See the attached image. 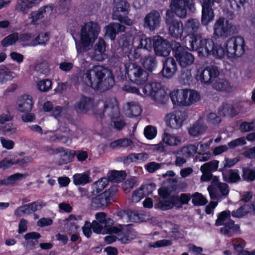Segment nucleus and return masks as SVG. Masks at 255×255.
<instances>
[{
    "mask_svg": "<svg viewBox=\"0 0 255 255\" xmlns=\"http://www.w3.org/2000/svg\"><path fill=\"white\" fill-rule=\"evenodd\" d=\"M126 72L129 79L139 86L143 97H150L158 104L166 103L168 96L161 83L155 82L147 83L148 73L141 66L135 63H131Z\"/></svg>",
    "mask_w": 255,
    "mask_h": 255,
    "instance_id": "1",
    "label": "nucleus"
},
{
    "mask_svg": "<svg viewBox=\"0 0 255 255\" xmlns=\"http://www.w3.org/2000/svg\"><path fill=\"white\" fill-rule=\"evenodd\" d=\"M85 83L95 90L104 92L115 85L112 72L102 66H95L85 74Z\"/></svg>",
    "mask_w": 255,
    "mask_h": 255,
    "instance_id": "2",
    "label": "nucleus"
},
{
    "mask_svg": "<svg viewBox=\"0 0 255 255\" xmlns=\"http://www.w3.org/2000/svg\"><path fill=\"white\" fill-rule=\"evenodd\" d=\"M190 49L196 51L199 56L208 57L212 56L216 59L224 58L222 44L215 42L212 38H204L201 33L193 35L189 39Z\"/></svg>",
    "mask_w": 255,
    "mask_h": 255,
    "instance_id": "3",
    "label": "nucleus"
},
{
    "mask_svg": "<svg viewBox=\"0 0 255 255\" xmlns=\"http://www.w3.org/2000/svg\"><path fill=\"white\" fill-rule=\"evenodd\" d=\"M100 32V27L98 23L92 21L86 22L81 28L79 43L76 44L77 51L84 52L89 50Z\"/></svg>",
    "mask_w": 255,
    "mask_h": 255,
    "instance_id": "4",
    "label": "nucleus"
},
{
    "mask_svg": "<svg viewBox=\"0 0 255 255\" xmlns=\"http://www.w3.org/2000/svg\"><path fill=\"white\" fill-rule=\"evenodd\" d=\"M246 44L244 39L240 36H233L229 38L222 45L224 57L236 58L241 57L245 52Z\"/></svg>",
    "mask_w": 255,
    "mask_h": 255,
    "instance_id": "5",
    "label": "nucleus"
},
{
    "mask_svg": "<svg viewBox=\"0 0 255 255\" xmlns=\"http://www.w3.org/2000/svg\"><path fill=\"white\" fill-rule=\"evenodd\" d=\"M118 191L117 186H112L108 190L92 198L90 208L93 210L105 209L115 202V196Z\"/></svg>",
    "mask_w": 255,
    "mask_h": 255,
    "instance_id": "6",
    "label": "nucleus"
},
{
    "mask_svg": "<svg viewBox=\"0 0 255 255\" xmlns=\"http://www.w3.org/2000/svg\"><path fill=\"white\" fill-rule=\"evenodd\" d=\"M191 199L190 193L173 194L169 197L168 200L159 201L157 205L162 211L170 210L173 208L178 210L182 208L184 205L188 204Z\"/></svg>",
    "mask_w": 255,
    "mask_h": 255,
    "instance_id": "7",
    "label": "nucleus"
},
{
    "mask_svg": "<svg viewBox=\"0 0 255 255\" xmlns=\"http://www.w3.org/2000/svg\"><path fill=\"white\" fill-rule=\"evenodd\" d=\"M172 55L181 68H189L194 62V55L179 42L174 43Z\"/></svg>",
    "mask_w": 255,
    "mask_h": 255,
    "instance_id": "8",
    "label": "nucleus"
},
{
    "mask_svg": "<svg viewBox=\"0 0 255 255\" xmlns=\"http://www.w3.org/2000/svg\"><path fill=\"white\" fill-rule=\"evenodd\" d=\"M130 11L129 3L126 0H115L113 3L112 17L121 23L130 25L131 22L128 15Z\"/></svg>",
    "mask_w": 255,
    "mask_h": 255,
    "instance_id": "9",
    "label": "nucleus"
},
{
    "mask_svg": "<svg viewBox=\"0 0 255 255\" xmlns=\"http://www.w3.org/2000/svg\"><path fill=\"white\" fill-rule=\"evenodd\" d=\"M170 9L167 10L165 14L166 24L177 21L175 15L181 18H184L187 14L188 9L182 3V0H171L170 3Z\"/></svg>",
    "mask_w": 255,
    "mask_h": 255,
    "instance_id": "10",
    "label": "nucleus"
},
{
    "mask_svg": "<svg viewBox=\"0 0 255 255\" xmlns=\"http://www.w3.org/2000/svg\"><path fill=\"white\" fill-rule=\"evenodd\" d=\"M219 71L215 66H207L205 68L197 69L195 79L204 85H209L219 76Z\"/></svg>",
    "mask_w": 255,
    "mask_h": 255,
    "instance_id": "11",
    "label": "nucleus"
},
{
    "mask_svg": "<svg viewBox=\"0 0 255 255\" xmlns=\"http://www.w3.org/2000/svg\"><path fill=\"white\" fill-rule=\"evenodd\" d=\"M175 40L168 41L160 36L154 37L152 40L153 47L156 55L166 57L169 55L171 51L173 52L174 43H178Z\"/></svg>",
    "mask_w": 255,
    "mask_h": 255,
    "instance_id": "12",
    "label": "nucleus"
},
{
    "mask_svg": "<svg viewBox=\"0 0 255 255\" xmlns=\"http://www.w3.org/2000/svg\"><path fill=\"white\" fill-rule=\"evenodd\" d=\"M234 26L224 17H219L214 24L213 35L215 38H226L234 33Z\"/></svg>",
    "mask_w": 255,
    "mask_h": 255,
    "instance_id": "13",
    "label": "nucleus"
},
{
    "mask_svg": "<svg viewBox=\"0 0 255 255\" xmlns=\"http://www.w3.org/2000/svg\"><path fill=\"white\" fill-rule=\"evenodd\" d=\"M160 21L161 16L159 12L153 9L145 15L143 26L145 29L152 32L159 27Z\"/></svg>",
    "mask_w": 255,
    "mask_h": 255,
    "instance_id": "14",
    "label": "nucleus"
},
{
    "mask_svg": "<svg viewBox=\"0 0 255 255\" xmlns=\"http://www.w3.org/2000/svg\"><path fill=\"white\" fill-rule=\"evenodd\" d=\"M178 70L177 62L173 57H168L163 61L162 69L160 72L162 76L167 79H171Z\"/></svg>",
    "mask_w": 255,
    "mask_h": 255,
    "instance_id": "15",
    "label": "nucleus"
},
{
    "mask_svg": "<svg viewBox=\"0 0 255 255\" xmlns=\"http://www.w3.org/2000/svg\"><path fill=\"white\" fill-rule=\"evenodd\" d=\"M45 204L42 201L37 200L29 204L18 207L14 212L16 217H21L24 214L30 215L36 211L40 210Z\"/></svg>",
    "mask_w": 255,
    "mask_h": 255,
    "instance_id": "16",
    "label": "nucleus"
},
{
    "mask_svg": "<svg viewBox=\"0 0 255 255\" xmlns=\"http://www.w3.org/2000/svg\"><path fill=\"white\" fill-rule=\"evenodd\" d=\"M140 36L139 39L132 47L134 48L132 55L135 59H138L140 57L142 50L150 51L152 49V39L147 37L144 34H141Z\"/></svg>",
    "mask_w": 255,
    "mask_h": 255,
    "instance_id": "17",
    "label": "nucleus"
},
{
    "mask_svg": "<svg viewBox=\"0 0 255 255\" xmlns=\"http://www.w3.org/2000/svg\"><path fill=\"white\" fill-rule=\"evenodd\" d=\"M187 118L188 114L185 111H176L170 115L166 124L171 128L178 129L182 126L183 122Z\"/></svg>",
    "mask_w": 255,
    "mask_h": 255,
    "instance_id": "18",
    "label": "nucleus"
},
{
    "mask_svg": "<svg viewBox=\"0 0 255 255\" xmlns=\"http://www.w3.org/2000/svg\"><path fill=\"white\" fill-rule=\"evenodd\" d=\"M108 46L104 39L100 37L94 46L93 59L98 61H102L106 59L107 55L105 52Z\"/></svg>",
    "mask_w": 255,
    "mask_h": 255,
    "instance_id": "19",
    "label": "nucleus"
},
{
    "mask_svg": "<svg viewBox=\"0 0 255 255\" xmlns=\"http://www.w3.org/2000/svg\"><path fill=\"white\" fill-rule=\"evenodd\" d=\"M32 160V158L29 156H25L21 159H17L14 160H8L6 158H4L0 161V169L2 168L5 170L14 165H18L20 167H24L27 166Z\"/></svg>",
    "mask_w": 255,
    "mask_h": 255,
    "instance_id": "20",
    "label": "nucleus"
},
{
    "mask_svg": "<svg viewBox=\"0 0 255 255\" xmlns=\"http://www.w3.org/2000/svg\"><path fill=\"white\" fill-rule=\"evenodd\" d=\"M53 8V5L51 4L40 7L38 10L32 11L29 15V18L31 19V23L33 25L37 24L38 21L44 18L46 13H52Z\"/></svg>",
    "mask_w": 255,
    "mask_h": 255,
    "instance_id": "21",
    "label": "nucleus"
},
{
    "mask_svg": "<svg viewBox=\"0 0 255 255\" xmlns=\"http://www.w3.org/2000/svg\"><path fill=\"white\" fill-rule=\"evenodd\" d=\"M189 89H177L170 94L173 105L183 106L186 105V98L188 96Z\"/></svg>",
    "mask_w": 255,
    "mask_h": 255,
    "instance_id": "22",
    "label": "nucleus"
},
{
    "mask_svg": "<svg viewBox=\"0 0 255 255\" xmlns=\"http://www.w3.org/2000/svg\"><path fill=\"white\" fill-rule=\"evenodd\" d=\"M95 107L94 98L82 95L80 100L75 105V109L86 113Z\"/></svg>",
    "mask_w": 255,
    "mask_h": 255,
    "instance_id": "23",
    "label": "nucleus"
},
{
    "mask_svg": "<svg viewBox=\"0 0 255 255\" xmlns=\"http://www.w3.org/2000/svg\"><path fill=\"white\" fill-rule=\"evenodd\" d=\"M141 34H143V33L140 31L136 32L134 35L130 33H126L122 37L120 43L124 48H127L128 49H131L135 43L141 37Z\"/></svg>",
    "mask_w": 255,
    "mask_h": 255,
    "instance_id": "24",
    "label": "nucleus"
},
{
    "mask_svg": "<svg viewBox=\"0 0 255 255\" xmlns=\"http://www.w3.org/2000/svg\"><path fill=\"white\" fill-rule=\"evenodd\" d=\"M33 103L31 96L24 94L18 99L17 109L21 113H29L31 111Z\"/></svg>",
    "mask_w": 255,
    "mask_h": 255,
    "instance_id": "25",
    "label": "nucleus"
},
{
    "mask_svg": "<svg viewBox=\"0 0 255 255\" xmlns=\"http://www.w3.org/2000/svg\"><path fill=\"white\" fill-rule=\"evenodd\" d=\"M170 35L175 38H181L184 27L181 20H177L166 24Z\"/></svg>",
    "mask_w": 255,
    "mask_h": 255,
    "instance_id": "26",
    "label": "nucleus"
},
{
    "mask_svg": "<svg viewBox=\"0 0 255 255\" xmlns=\"http://www.w3.org/2000/svg\"><path fill=\"white\" fill-rule=\"evenodd\" d=\"M96 219L97 222L99 223L104 225L105 228L108 230V233H118V229L115 227H111V226L113 224L114 221L110 218L107 217V215L104 212H99L96 214Z\"/></svg>",
    "mask_w": 255,
    "mask_h": 255,
    "instance_id": "27",
    "label": "nucleus"
},
{
    "mask_svg": "<svg viewBox=\"0 0 255 255\" xmlns=\"http://www.w3.org/2000/svg\"><path fill=\"white\" fill-rule=\"evenodd\" d=\"M200 22L198 19L190 18L186 22L184 27V30L189 37V39L193 35H199L196 33L200 27Z\"/></svg>",
    "mask_w": 255,
    "mask_h": 255,
    "instance_id": "28",
    "label": "nucleus"
},
{
    "mask_svg": "<svg viewBox=\"0 0 255 255\" xmlns=\"http://www.w3.org/2000/svg\"><path fill=\"white\" fill-rule=\"evenodd\" d=\"M118 216L122 219H127L131 222L138 223L141 221L138 212L135 210L129 209L121 210L118 212Z\"/></svg>",
    "mask_w": 255,
    "mask_h": 255,
    "instance_id": "29",
    "label": "nucleus"
},
{
    "mask_svg": "<svg viewBox=\"0 0 255 255\" xmlns=\"http://www.w3.org/2000/svg\"><path fill=\"white\" fill-rule=\"evenodd\" d=\"M42 0H17L15 9L19 11L26 13L33 6L38 4Z\"/></svg>",
    "mask_w": 255,
    "mask_h": 255,
    "instance_id": "30",
    "label": "nucleus"
},
{
    "mask_svg": "<svg viewBox=\"0 0 255 255\" xmlns=\"http://www.w3.org/2000/svg\"><path fill=\"white\" fill-rule=\"evenodd\" d=\"M223 180L230 183H236L241 180L238 169H229L221 171Z\"/></svg>",
    "mask_w": 255,
    "mask_h": 255,
    "instance_id": "31",
    "label": "nucleus"
},
{
    "mask_svg": "<svg viewBox=\"0 0 255 255\" xmlns=\"http://www.w3.org/2000/svg\"><path fill=\"white\" fill-rule=\"evenodd\" d=\"M92 180L89 171L82 173H76L73 176V181L75 185H85L90 183Z\"/></svg>",
    "mask_w": 255,
    "mask_h": 255,
    "instance_id": "32",
    "label": "nucleus"
},
{
    "mask_svg": "<svg viewBox=\"0 0 255 255\" xmlns=\"http://www.w3.org/2000/svg\"><path fill=\"white\" fill-rule=\"evenodd\" d=\"M16 76V74L10 70L5 65L0 66V84H3L7 81H11Z\"/></svg>",
    "mask_w": 255,
    "mask_h": 255,
    "instance_id": "33",
    "label": "nucleus"
},
{
    "mask_svg": "<svg viewBox=\"0 0 255 255\" xmlns=\"http://www.w3.org/2000/svg\"><path fill=\"white\" fill-rule=\"evenodd\" d=\"M156 189V185L153 183L142 185L140 187L139 190L141 191V195L139 193V191L135 190L132 194V196L139 197L140 199L143 196H149L151 195L153 191Z\"/></svg>",
    "mask_w": 255,
    "mask_h": 255,
    "instance_id": "34",
    "label": "nucleus"
},
{
    "mask_svg": "<svg viewBox=\"0 0 255 255\" xmlns=\"http://www.w3.org/2000/svg\"><path fill=\"white\" fill-rule=\"evenodd\" d=\"M213 88L217 91L229 93L231 92L233 86L231 83L226 79H219L213 84Z\"/></svg>",
    "mask_w": 255,
    "mask_h": 255,
    "instance_id": "35",
    "label": "nucleus"
},
{
    "mask_svg": "<svg viewBox=\"0 0 255 255\" xmlns=\"http://www.w3.org/2000/svg\"><path fill=\"white\" fill-rule=\"evenodd\" d=\"M179 83L183 85H189L192 81L191 70L190 68H181L180 74L178 76Z\"/></svg>",
    "mask_w": 255,
    "mask_h": 255,
    "instance_id": "36",
    "label": "nucleus"
},
{
    "mask_svg": "<svg viewBox=\"0 0 255 255\" xmlns=\"http://www.w3.org/2000/svg\"><path fill=\"white\" fill-rule=\"evenodd\" d=\"M215 17L213 8H202L201 21L203 25H208Z\"/></svg>",
    "mask_w": 255,
    "mask_h": 255,
    "instance_id": "37",
    "label": "nucleus"
},
{
    "mask_svg": "<svg viewBox=\"0 0 255 255\" xmlns=\"http://www.w3.org/2000/svg\"><path fill=\"white\" fill-rule=\"evenodd\" d=\"M121 25L119 23H111L105 27V38H109L114 40L118 34V28H121Z\"/></svg>",
    "mask_w": 255,
    "mask_h": 255,
    "instance_id": "38",
    "label": "nucleus"
},
{
    "mask_svg": "<svg viewBox=\"0 0 255 255\" xmlns=\"http://www.w3.org/2000/svg\"><path fill=\"white\" fill-rule=\"evenodd\" d=\"M220 115L223 116H230L234 117L238 115L234 106L227 103H223L222 106L219 109Z\"/></svg>",
    "mask_w": 255,
    "mask_h": 255,
    "instance_id": "39",
    "label": "nucleus"
},
{
    "mask_svg": "<svg viewBox=\"0 0 255 255\" xmlns=\"http://www.w3.org/2000/svg\"><path fill=\"white\" fill-rule=\"evenodd\" d=\"M127 176L126 171L112 170L108 174V180L112 182L119 183L125 180Z\"/></svg>",
    "mask_w": 255,
    "mask_h": 255,
    "instance_id": "40",
    "label": "nucleus"
},
{
    "mask_svg": "<svg viewBox=\"0 0 255 255\" xmlns=\"http://www.w3.org/2000/svg\"><path fill=\"white\" fill-rule=\"evenodd\" d=\"M142 64L144 68L149 72L154 71L157 64L156 57L154 55H148L143 59Z\"/></svg>",
    "mask_w": 255,
    "mask_h": 255,
    "instance_id": "41",
    "label": "nucleus"
},
{
    "mask_svg": "<svg viewBox=\"0 0 255 255\" xmlns=\"http://www.w3.org/2000/svg\"><path fill=\"white\" fill-rule=\"evenodd\" d=\"M133 145V142L131 139L128 138H123L115 140L110 142L109 146L112 149H116L120 147H127Z\"/></svg>",
    "mask_w": 255,
    "mask_h": 255,
    "instance_id": "42",
    "label": "nucleus"
},
{
    "mask_svg": "<svg viewBox=\"0 0 255 255\" xmlns=\"http://www.w3.org/2000/svg\"><path fill=\"white\" fill-rule=\"evenodd\" d=\"M23 177L24 175L21 173H15L3 179L0 180V185L1 186L2 185L8 186L9 185H13L16 181L21 180Z\"/></svg>",
    "mask_w": 255,
    "mask_h": 255,
    "instance_id": "43",
    "label": "nucleus"
},
{
    "mask_svg": "<svg viewBox=\"0 0 255 255\" xmlns=\"http://www.w3.org/2000/svg\"><path fill=\"white\" fill-rule=\"evenodd\" d=\"M18 40V33L14 32L8 35L0 41L1 45L4 47L15 44Z\"/></svg>",
    "mask_w": 255,
    "mask_h": 255,
    "instance_id": "44",
    "label": "nucleus"
},
{
    "mask_svg": "<svg viewBox=\"0 0 255 255\" xmlns=\"http://www.w3.org/2000/svg\"><path fill=\"white\" fill-rule=\"evenodd\" d=\"M207 127L196 122L189 128V134L193 136H198L206 129Z\"/></svg>",
    "mask_w": 255,
    "mask_h": 255,
    "instance_id": "45",
    "label": "nucleus"
},
{
    "mask_svg": "<svg viewBox=\"0 0 255 255\" xmlns=\"http://www.w3.org/2000/svg\"><path fill=\"white\" fill-rule=\"evenodd\" d=\"M192 202L195 206H200L205 205L208 201L203 195L199 192H195L191 195Z\"/></svg>",
    "mask_w": 255,
    "mask_h": 255,
    "instance_id": "46",
    "label": "nucleus"
},
{
    "mask_svg": "<svg viewBox=\"0 0 255 255\" xmlns=\"http://www.w3.org/2000/svg\"><path fill=\"white\" fill-rule=\"evenodd\" d=\"M242 177L244 180L252 182L255 180V170L248 167L243 168Z\"/></svg>",
    "mask_w": 255,
    "mask_h": 255,
    "instance_id": "47",
    "label": "nucleus"
},
{
    "mask_svg": "<svg viewBox=\"0 0 255 255\" xmlns=\"http://www.w3.org/2000/svg\"><path fill=\"white\" fill-rule=\"evenodd\" d=\"M37 87L41 92H47L52 88V81L48 79L40 80L37 83Z\"/></svg>",
    "mask_w": 255,
    "mask_h": 255,
    "instance_id": "48",
    "label": "nucleus"
},
{
    "mask_svg": "<svg viewBox=\"0 0 255 255\" xmlns=\"http://www.w3.org/2000/svg\"><path fill=\"white\" fill-rule=\"evenodd\" d=\"M230 217L231 212L230 210H226L221 212L218 216L217 219L216 220L215 225L216 226L224 225L225 221L230 219Z\"/></svg>",
    "mask_w": 255,
    "mask_h": 255,
    "instance_id": "49",
    "label": "nucleus"
},
{
    "mask_svg": "<svg viewBox=\"0 0 255 255\" xmlns=\"http://www.w3.org/2000/svg\"><path fill=\"white\" fill-rule=\"evenodd\" d=\"M239 161L240 159L239 157L231 159L226 157L224 160L222 162V164L223 165V167L219 168L218 171L220 172L226 171V168L234 166Z\"/></svg>",
    "mask_w": 255,
    "mask_h": 255,
    "instance_id": "50",
    "label": "nucleus"
},
{
    "mask_svg": "<svg viewBox=\"0 0 255 255\" xmlns=\"http://www.w3.org/2000/svg\"><path fill=\"white\" fill-rule=\"evenodd\" d=\"M109 180L108 178H101L96 181L93 185V187L96 192L99 193L101 192L108 185Z\"/></svg>",
    "mask_w": 255,
    "mask_h": 255,
    "instance_id": "51",
    "label": "nucleus"
},
{
    "mask_svg": "<svg viewBox=\"0 0 255 255\" xmlns=\"http://www.w3.org/2000/svg\"><path fill=\"white\" fill-rule=\"evenodd\" d=\"M219 160L214 159L203 164L201 167L211 172H215L219 170Z\"/></svg>",
    "mask_w": 255,
    "mask_h": 255,
    "instance_id": "52",
    "label": "nucleus"
},
{
    "mask_svg": "<svg viewBox=\"0 0 255 255\" xmlns=\"http://www.w3.org/2000/svg\"><path fill=\"white\" fill-rule=\"evenodd\" d=\"M162 140L165 143L169 145H177L178 143L180 141L178 137L172 136L167 132L164 133L162 137Z\"/></svg>",
    "mask_w": 255,
    "mask_h": 255,
    "instance_id": "53",
    "label": "nucleus"
},
{
    "mask_svg": "<svg viewBox=\"0 0 255 255\" xmlns=\"http://www.w3.org/2000/svg\"><path fill=\"white\" fill-rule=\"evenodd\" d=\"M75 155V150H70L69 151H64L61 155L60 161L62 164H67L72 161Z\"/></svg>",
    "mask_w": 255,
    "mask_h": 255,
    "instance_id": "54",
    "label": "nucleus"
},
{
    "mask_svg": "<svg viewBox=\"0 0 255 255\" xmlns=\"http://www.w3.org/2000/svg\"><path fill=\"white\" fill-rule=\"evenodd\" d=\"M189 97L186 98V105L190 106L200 100L199 94L195 90H189Z\"/></svg>",
    "mask_w": 255,
    "mask_h": 255,
    "instance_id": "55",
    "label": "nucleus"
},
{
    "mask_svg": "<svg viewBox=\"0 0 255 255\" xmlns=\"http://www.w3.org/2000/svg\"><path fill=\"white\" fill-rule=\"evenodd\" d=\"M40 234L36 232H31L26 234L24 235V239L27 241V244L30 245L32 246L33 248H35V243L30 241V240H35L37 241L39 239L41 238Z\"/></svg>",
    "mask_w": 255,
    "mask_h": 255,
    "instance_id": "56",
    "label": "nucleus"
},
{
    "mask_svg": "<svg viewBox=\"0 0 255 255\" xmlns=\"http://www.w3.org/2000/svg\"><path fill=\"white\" fill-rule=\"evenodd\" d=\"M246 208H248V205L245 204L241 206L236 210H234L232 212V215L233 217L242 218L246 216L249 212Z\"/></svg>",
    "mask_w": 255,
    "mask_h": 255,
    "instance_id": "57",
    "label": "nucleus"
},
{
    "mask_svg": "<svg viewBox=\"0 0 255 255\" xmlns=\"http://www.w3.org/2000/svg\"><path fill=\"white\" fill-rule=\"evenodd\" d=\"M144 134L147 139H152L156 136L157 130L156 128L152 126L148 125L145 128Z\"/></svg>",
    "mask_w": 255,
    "mask_h": 255,
    "instance_id": "58",
    "label": "nucleus"
},
{
    "mask_svg": "<svg viewBox=\"0 0 255 255\" xmlns=\"http://www.w3.org/2000/svg\"><path fill=\"white\" fill-rule=\"evenodd\" d=\"M254 128V122L253 121L251 122H243L240 124L239 127V129L242 132L250 131L253 130Z\"/></svg>",
    "mask_w": 255,
    "mask_h": 255,
    "instance_id": "59",
    "label": "nucleus"
},
{
    "mask_svg": "<svg viewBox=\"0 0 255 255\" xmlns=\"http://www.w3.org/2000/svg\"><path fill=\"white\" fill-rule=\"evenodd\" d=\"M50 38L48 32H41L35 38L38 44H45L49 41Z\"/></svg>",
    "mask_w": 255,
    "mask_h": 255,
    "instance_id": "60",
    "label": "nucleus"
},
{
    "mask_svg": "<svg viewBox=\"0 0 255 255\" xmlns=\"http://www.w3.org/2000/svg\"><path fill=\"white\" fill-rule=\"evenodd\" d=\"M72 0H60L58 3V9L62 12L69 10L71 5Z\"/></svg>",
    "mask_w": 255,
    "mask_h": 255,
    "instance_id": "61",
    "label": "nucleus"
},
{
    "mask_svg": "<svg viewBox=\"0 0 255 255\" xmlns=\"http://www.w3.org/2000/svg\"><path fill=\"white\" fill-rule=\"evenodd\" d=\"M123 236L121 238V241L124 243H128L130 241L129 239V234L131 233L130 228L128 226H127L125 228H123L121 231Z\"/></svg>",
    "mask_w": 255,
    "mask_h": 255,
    "instance_id": "62",
    "label": "nucleus"
},
{
    "mask_svg": "<svg viewBox=\"0 0 255 255\" xmlns=\"http://www.w3.org/2000/svg\"><path fill=\"white\" fill-rule=\"evenodd\" d=\"M123 91L129 93L135 94L137 95L142 96V94L140 93V90H141L139 87L138 88L135 86H132L130 84H125L123 87Z\"/></svg>",
    "mask_w": 255,
    "mask_h": 255,
    "instance_id": "63",
    "label": "nucleus"
},
{
    "mask_svg": "<svg viewBox=\"0 0 255 255\" xmlns=\"http://www.w3.org/2000/svg\"><path fill=\"white\" fill-rule=\"evenodd\" d=\"M207 121L209 123L217 125L221 123L222 119L216 113H210L207 116Z\"/></svg>",
    "mask_w": 255,
    "mask_h": 255,
    "instance_id": "64",
    "label": "nucleus"
}]
</instances>
